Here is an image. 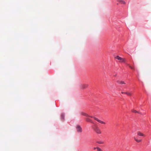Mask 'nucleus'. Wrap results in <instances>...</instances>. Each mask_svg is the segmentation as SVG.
<instances>
[{
	"mask_svg": "<svg viewBox=\"0 0 151 151\" xmlns=\"http://www.w3.org/2000/svg\"><path fill=\"white\" fill-rule=\"evenodd\" d=\"M81 114L87 117L93 118H94V119L95 120H96L99 123L101 124H106V123L105 122H104L98 119L97 118H96L95 117H93V116H90L89 115H88L87 114H86V113H84L83 112H81Z\"/></svg>",
	"mask_w": 151,
	"mask_h": 151,
	"instance_id": "obj_1",
	"label": "nucleus"
},
{
	"mask_svg": "<svg viewBox=\"0 0 151 151\" xmlns=\"http://www.w3.org/2000/svg\"><path fill=\"white\" fill-rule=\"evenodd\" d=\"M115 59L118 60L120 62L125 63L126 62V60L124 58H122L119 56H115Z\"/></svg>",
	"mask_w": 151,
	"mask_h": 151,
	"instance_id": "obj_2",
	"label": "nucleus"
},
{
	"mask_svg": "<svg viewBox=\"0 0 151 151\" xmlns=\"http://www.w3.org/2000/svg\"><path fill=\"white\" fill-rule=\"evenodd\" d=\"M94 130L98 134H101V131L100 129L97 127H96L94 128Z\"/></svg>",
	"mask_w": 151,
	"mask_h": 151,
	"instance_id": "obj_3",
	"label": "nucleus"
},
{
	"mask_svg": "<svg viewBox=\"0 0 151 151\" xmlns=\"http://www.w3.org/2000/svg\"><path fill=\"white\" fill-rule=\"evenodd\" d=\"M88 86V85L87 84H81L80 86V88L81 89H84L87 88Z\"/></svg>",
	"mask_w": 151,
	"mask_h": 151,
	"instance_id": "obj_4",
	"label": "nucleus"
},
{
	"mask_svg": "<svg viewBox=\"0 0 151 151\" xmlns=\"http://www.w3.org/2000/svg\"><path fill=\"white\" fill-rule=\"evenodd\" d=\"M76 128L77 129V131L78 132H82V128L81 127L78 125L76 127Z\"/></svg>",
	"mask_w": 151,
	"mask_h": 151,
	"instance_id": "obj_5",
	"label": "nucleus"
},
{
	"mask_svg": "<svg viewBox=\"0 0 151 151\" xmlns=\"http://www.w3.org/2000/svg\"><path fill=\"white\" fill-rule=\"evenodd\" d=\"M137 134L139 136H145V135L144 134H143V133H141L140 132H137Z\"/></svg>",
	"mask_w": 151,
	"mask_h": 151,
	"instance_id": "obj_6",
	"label": "nucleus"
},
{
	"mask_svg": "<svg viewBox=\"0 0 151 151\" xmlns=\"http://www.w3.org/2000/svg\"><path fill=\"white\" fill-rule=\"evenodd\" d=\"M117 82L120 84H125V83L124 81H118Z\"/></svg>",
	"mask_w": 151,
	"mask_h": 151,
	"instance_id": "obj_7",
	"label": "nucleus"
},
{
	"mask_svg": "<svg viewBox=\"0 0 151 151\" xmlns=\"http://www.w3.org/2000/svg\"><path fill=\"white\" fill-rule=\"evenodd\" d=\"M86 121L88 122H90L91 123H93V121L90 119L89 118H87L86 119Z\"/></svg>",
	"mask_w": 151,
	"mask_h": 151,
	"instance_id": "obj_8",
	"label": "nucleus"
},
{
	"mask_svg": "<svg viewBox=\"0 0 151 151\" xmlns=\"http://www.w3.org/2000/svg\"><path fill=\"white\" fill-rule=\"evenodd\" d=\"M134 140L137 142H140L141 141V140H140V139H137L136 137H134Z\"/></svg>",
	"mask_w": 151,
	"mask_h": 151,
	"instance_id": "obj_9",
	"label": "nucleus"
},
{
	"mask_svg": "<svg viewBox=\"0 0 151 151\" xmlns=\"http://www.w3.org/2000/svg\"><path fill=\"white\" fill-rule=\"evenodd\" d=\"M119 2L120 3H121L122 4H124L125 3V2L124 1L121 0H119Z\"/></svg>",
	"mask_w": 151,
	"mask_h": 151,
	"instance_id": "obj_10",
	"label": "nucleus"
},
{
	"mask_svg": "<svg viewBox=\"0 0 151 151\" xmlns=\"http://www.w3.org/2000/svg\"><path fill=\"white\" fill-rule=\"evenodd\" d=\"M132 112L134 113H138L139 114H140V113L139 112L134 110H132Z\"/></svg>",
	"mask_w": 151,
	"mask_h": 151,
	"instance_id": "obj_11",
	"label": "nucleus"
},
{
	"mask_svg": "<svg viewBox=\"0 0 151 151\" xmlns=\"http://www.w3.org/2000/svg\"><path fill=\"white\" fill-rule=\"evenodd\" d=\"M125 94H126L129 96H131L132 95V94L131 93H129V92H126L125 93Z\"/></svg>",
	"mask_w": 151,
	"mask_h": 151,
	"instance_id": "obj_12",
	"label": "nucleus"
},
{
	"mask_svg": "<svg viewBox=\"0 0 151 151\" xmlns=\"http://www.w3.org/2000/svg\"><path fill=\"white\" fill-rule=\"evenodd\" d=\"M64 117V114H62L61 115V118L62 119H63Z\"/></svg>",
	"mask_w": 151,
	"mask_h": 151,
	"instance_id": "obj_13",
	"label": "nucleus"
},
{
	"mask_svg": "<svg viewBox=\"0 0 151 151\" xmlns=\"http://www.w3.org/2000/svg\"><path fill=\"white\" fill-rule=\"evenodd\" d=\"M98 143L99 144H103V143L102 142H98Z\"/></svg>",
	"mask_w": 151,
	"mask_h": 151,
	"instance_id": "obj_14",
	"label": "nucleus"
},
{
	"mask_svg": "<svg viewBox=\"0 0 151 151\" xmlns=\"http://www.w3.org/2000/svg\"><path fill=\"white\" fill-rule=\"evenodd\" d=\"M121 93H122V94H125V92H123V91H122Z\"/></svg>",
	"mask_w": 151,
	"mask_h": 151,
	"instance_id": "obj_15",
	"label": "nucleus"
},
{
	"mask_svg": "<svg viewBox=\"0 0 151 151\" xmlns=\"http://www.w3.org/2000/svg\"><path fill=\"white\" fill-rule=\"evenodd\" d=\"M131 69H133V67H131Z\"/></svg>",
	"mask_w": 151,
	"mask_h": 151,
	"instance_id": "obj_16",
	"label": "nucleus"
},
{
	"mask_svg": "<svg viewBox=\"0 0 151 151\" xmlns=\"http://www.w3.org/2000/svg\"><path fill=\"white\" fill-rule=\"evenodd\" d=\"M96 149V147H94V150H95V149Z\"/></svg>",
	"mask_w": 151,
	"mask_h": 151,
	"instance_id": "obj_17",
	"label": "nucleus"
}]
</instances>
